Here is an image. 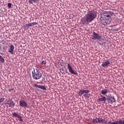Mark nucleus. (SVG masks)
<instances>
[{
	"label": "nucleus",
	"instance_id": "f257e3e1",
	"mask_svg": "<svg viewBox=\"0 0 124 124\" xmlns=\"http://www.w3.org/2000/svg\"><path fill=\"white\" fill-rule=\"evenodd\" d=\"M96 12L94 11H89L84 18L81 19V23L82 25H87L89 23H92L96 18Z\"/></svg>",
	"mask_w": 124,
	"mask_h": 124
},
{
	"label": "nucleus",
	"instance_id": "f03ea898",
	"mask_svg": "<svg viewBox=\"0 0 124 124\" xmlns=\"http://www.w3.org/2000/svg\"><path fill=\"white\" fill-rule=\"evenodd\" d=\"M114 13L111 11L104 12L102 13L101 17L102 19H106L107 21H108V24L110 23V20H111V17L113 16Z\"/></svg>",
	"mask_w": 124,
	"mask_h": 124
},
{
	"label": "nucleus",
	"instance_id": "7ed1b4c3",
	"mask_svg": "<svg viewBox=\"0 0 124 124\" xmlns=\"http://www.w3.org/2000/svg\"><path fill=\"white\" fill-rule=\"evenodd\" d=\"M32 76L34 80H40L42 77V74H41L40 71L38 69H34L32 72Z\"/></svg>",
	"mask_w": 124,
	"mask_h": 124
},
{
	"label": "nucleus",
	"instance_id": "20e7f679",
	"mask_svg": "<svg viewBox=\"0 0 124 124\" xmlns=\"http://www.w3.org/2000/svg\"><path fill=\"white\" fill-rule=\"evenodd\" d=\"M67 68L69 70V72H70L72 74H74V75H78V73H77L76 71L72 69V67H71L70 64L68 63L67 64Z\"/></svg>",
	"mask_w": 124,
	"mask_h": 124
},
{
	"label": "nucleus",
	"instance_id": "39448f33",
	"mask_svg": "<svg viewBox=\"0 0 124 124\" xmlns=\"http://www.w3.org/2000/svg\"><path fill=\"white\" fill-rule=\"evenodd\" d=\"M107 100L108 103H113V102H115V97H114V96H112L111 94L108 95L107 97Z\"/></svg>",
	"mask_w": 124,
	"mask_h": 124
},
{
	"label": "nucleus",
	"instance_id": "423d86ee",
	"mask_svg": "<svg viewBox=\"0 0 124 124\" xmlns=\"http://www.w3.org/2000/svg\"><path fill=\"white\" fill-rule=\"evenodd\" d=\"M101 38V36L99 35L98 34L95 32H93V36L92 37V39L93 40H99Z\"/></svg>",
	"mask_w": 124,
	"mask_h": 124
},
{
	"label": "nucleus",
	"instance_id": "0eeeda50",
	"mask_svg": "<svg viewBox=\"0 0 124 124\" xmlns=\"http://www.w3.org/2000/svg\"><path fill=\"white\" fill-rule=\"evenodd\" d=\"M19 105L21 107H28V104L24 100H20L19 101Z\"/></svg>",
	"mask_w": 124,
	"mask_h": 124
},
{
	"label": "nucleus",
	"instance_id": "6e6552de",
	"mask_svg": "<svg viewBox=\"0 0 124 124\" xmlns=\"http://www.w3.org/2000/svg\"><path fill=\"white\" fill-rule=\"evenodd\" d=\"M101 96L102 97V98H99L98 100V102H104V103L106 102V100H107L106 97H105L104 96H102V95H101Z\"/></svg>",
	"mask_w": 124,
	"mask_h": 124
},
{
	"label": "nucleus",
	"instance_id": "1a4fd4ad",
	"mask_svg": "<svg viewBox=\"0 0 124 124\" xmlns=\"http://www.w3.org/2000/svg\"><path fill=\"white\" fill-rule=\"evenodd\" d=\"M109 64H110V61L108 60L105 62H103L102 64V67H107V66H109Z\"/></svg>",
	"mask_w": 124,
	"mask_h": 124
},
{
	"label": "nucleus",
	"instance_id": "9d476101",
	"mask_svg": "<svg viewBox=\"0 0 124 124\" xmlns=\"http://www.w3.org/2000/svg\"><path fill=\"white\" fill-rule=\"evenodd\" d=\"M108 124V121L105 120V119L99 118V124Z\"/></svg>",
	"mask_w": 124,
	"mask_h": 124
},
{
	"label": "nucleus",
	"instance_id": "9b49d317",
	"mask_svg": "<svg viewBox=\"0 0 124 124\" xmlns=\"http://www.w3.org/2000/svg\"><path fill=\"white\" fill-rule=\"evenodd\" d=\"M34 87H35V88H38L39 89H41L42 90H44V91H46V87L43 85H37L34 84Z\"/></svg>",
	"mask_w": 124,
	"mask_h": 124
},
{
	"label": "nucleus",
	"instance_id": "f8f14e48",
	"mask_svg": "<svg viewBox=\"0 0 124 124\" xmlns=\"http://www.w3.org/2000/svg\"><path fill=\"white\" fill-rule=\"evenodd\" d=\"M8 52L9 53H10L11 55H13L14 53V46H13V45H11L10 46V49L9 50Z\"/></svg>",
	"mask_w": 124,
	"mask_h": 124
},
{
	"label": "nucleus",
	"instance_id": "ddd939ff",
	"mask_svg": "<svg viewBox=\"0 0 124 124\" xmlns=\"http://www.w3.org/2000/svg\"><path fill=\"white\" fill-rule=\"evenodd\" d=\"M102 16H101L100 18V21H101V23L103 25H107V24L108 23V21H107L106 19L105 18H102Z\"/></svg>",
	"mask_w": 124,
	"mask_h": 124
},
{
	"label": "nucleus",
	"instance_id": "4468645a",
	"mask_svg": "<svg viewBox=\"0 0 124 124\" xmlns=\"http://www.w3.org/2000/svg\"><path fill=\"white\" fill-rule=\"evenodd\" d=\"M7 102V104L9 105V107H14L15 106V103L13 101H8Z\"/></svg>",
	"mask_w": 124,
	"mask_h": 124
},
{
	"label": "nucleus",
	"instance_id": "2eb2a0df",
	"mask_svg": "<svg viewBox=\"0 0 124 124\" xmlns=\"http://www.w3.org/2000/svg\"><path fill=\"white\" fill-rule=\"evenodd\" d=\"M108 90L105 89L101 90V93L104 95L105 94H107V93H108Z\"/></svg>",
	"mask_w": 124,
	"mask_h": 124
},
{
	"label": "nucleus",
	"instance_id": "dca6fc26",
	"mask_svg": "<svg viewBox=\"0 0 124 124\" xmlns=\"http://www.w3.org/2000/svg\"><path fill=\"white\" fill-rule=\"evenodd\" d=\"M115 124H124V120L123 119H120L118 121H115Z\"/></svg>",
	"mask_w": 124,
	"mask_h": 124
},
{
	"label": "nucleus",
	"instance_id": "f3484780",
	"mask_svg": "<svg viewBox=\"0 0 124 124\" xmlns=\"http://www.w3.org/2000/svg\"><path fill=\"white\" fill-rule=\"evenodd\" d=\"M93 123H96V124H99V118H96V119H93Z\"/></svg>",
	"mask_w": 124,
	"mask_h": 124
},
{
	"label": "nucleus",
	"instance_id": "a211bd4d",
	"mask_svg": "<svg viewBox=\"0 0 124 124\" xmlns=\"http://www.w3.org/2000/svg\"><path fill=\"white\" fill-rule=\"evenodd\" d=\"M84 93H85V92L84 91V90H80L79 93H78V95L79 96H82V95H83V94H84Z\"/></svg>",
	"mask_w": 124,
	"mask_h": 124
},
{
	"label": "nucleus",
	"instance_id": "6ab92c4d",
	"mask_svg": "<svg viewBox=\"0 0 124 124\" xmlns=\"http://www.w3.org/2000/svg\"><path fill=\"white\" fill-rule=\"evenodd\" d=\"M13 117H16V118H19L20 115L19 114H17V113L14 112L13 114Z\"/></svg>",
	"mask_w": 124,
	"mask_h": 124
},
{
	"label": "nucleus",
	"instance_id": "aec40b11",
	"mask_svg": "<svg viewBox=\"0 0 124 124\" xmlns=\"http://www.w3.org/2000/svg\"><path fill=\"white\" fill-rule=\"evenodd\" d=\"M0 62L3 63L5 62L4 59L3 58V57H2V56H1V55H0Z\"/></svg>",
	"mask_w": 124,
	"mask_h": 124
},
{
	"label": "nucleus",
	"instance_id": "412c9836",
	"mask_svg": "<svg viewBox=\"0 0 124 124\" xmlns=\"http://www.w3.org/2000/svg\"><path fill=\"white\" fill-rule=\"evenodd\" d=\"M29 1L31 4H33V3H34V2H36V0H29Z\"/></svg>",
	"mask_w": 124,
	"mask_h": 124
},
{
	"label": "nucleus",
	"instance_id": "4be33fe9",
	"mask_svg": "<svg viewBox=\"0 0 124 124\" xmlns=\"http://www.w3.org/2000/svg\"><path fill=\"white\" fill-rule=\"evenodd\" d=\"M23 27L25 28V29H27V28L30 27V26H29V24L28 23V24H25V25H24Z\"/></svg>",
	"mask_w": 124,
	"mask_h": 124
},
{
	"label": "nucleus",
	"instance_id": "5701e85b",
	"mask_svg": "<svg viewBox=\"0 0 124 124\" xmlns=\"http://www.w3.org/2000/svg\"><path fill=\"white\" fill-rule=\"evenodd\" d=\"M4 98H1L0 99V103H1V102H3V101H4Z\"/></svg>",
	"mask_w": 124,
	"mask_h": 124
},
{
	"label": "nucleus",
	"instance_id": "b1692460",
	"mask_svg": "<svg viewBox=\"0 0 124 124\" xmlns=\"http://www.w3.org/2000/svg\"><path fill=\"white\" fill-rule=\"evenodd\" d=\"M19 119V122H23V119L22 118V116H20L19 117H18Z\"/></svg>",
	"mask_w": 124,
	"mask_h": 124
},
{
	"label": "nucleus",
	"instance_id": "393cba45",
	"mask_svg": "<svg viewBox=\"0 0 124 124\" xmlns=\"http://www.w3.org/2000/svg\"><path fill=\"white\" fill-rule=\"evenodd\" d=\"M84 93H90L89 90H84Z\"/></svg>",
	"mask_w": 124,
	"mask_h": 124
},
{
	"label": "nucleus",
	"instance_id": "a878e982",
	"mask_svg": "<svg viewBox=\"0 0 124 124\" xmlns=\"http://www.w3.org/2000/svg\"><path fill=\"white\" fill-rule=\"evenodd\" d=\"M11 5H12L11 3H8V7H9V8H11Z\"/></svg>",
	"mask_w": 124,
	"mask_h": 124
},
{
	"label": "nucleus",
	"instance_id": "bb28decb",
	"mask_svg": "<svg viewBox=\"0 0 124 124\" xmlns=\"http://www.w3.org/2000/svg\"><path fill=\"white\" fill-rule=\"evenodd\" d=\"M108 124H116V122H112L111 121L109 122L108 123Z\"/></svg>",
	"mask_w": 124,
	"mask_h": 124
},
{
	"label": "nucleus",
	"instance_id": "cd10ccee",
	"mask_svg": "<svg viewBox=\"0 0 124 124\" xmlns=\"http://www.w3.org/2000/svg\"><path fill=\"white\" fill-rule=\"evenodd\" d=\"M41 64H46V61H43L41 62Z\"/></svg>",
	"mask_w": 124,
	"mask_h": 124
},
{
	"label": "nucleus",
	"instance_id": "c85d7f7f",
	"mask_svg": "<svg viewBox=\"0 0 124 124\" xmlns=\"http://www.w3.org/2000/svg\"><path fill=\"white\" fill-rule=\"evenodd\" d=\"M35 25H37V22H33L32 23V26H35Z\"/></svg>",
	"mask_w": 124,
	"mask_h": 124
},
{
	"label": "nucleus",
	"instance_id": "c756f323",
	"mask_svg": "<svg viewBox=\"0 0 124 124\" xmlns=\"http://www.w3.org/2000/svg\"><path fill=\"white\" fill-rule=\"evenodd\" d=\"M12 91H14V88L10 89L9 90V92H12Z\"/></svg>",
	"mask_w": 124,
	"mask_h": 124
},
{
	"label": "nucleus",
	"instance_id": "7c9ffc66",
	"mask_svg": "<svg viewBox=\"0 0 124 124\" xmlns=\"http://www.w3.org/2000/svg\"><path fill=\"white\" fill-rule=\"evenodd\" d=\"M28 24L29 25V27H32V23H28Z\"/></svg>",
	"mask_w": 124,
	"mask_h": 124
},
{
	"label": "nucleus",
	"instance_id": "2f4dec72",
	"mask_svg": "<svg viewBox=\"0 0 124 124\" xmlns=\"http://www.w3.org/2000/svg\"><path fill=\"white\" fill-rule=\"evenodd\" d=\"M83 96H84V97H86V96H87V94H84Z\"/></svg>",
	"mask_w": 124,
	"mask_h": 124
},
{
	"label": "nucleus",
	"instance_id": "473e14b6",
	"mask_svg": "<svg viewBox=\"0 0 124 124\" xmlns=\"http://www.w3.org/2000/svg\"><path fill=\"white\" fill-rule=\"evenodd\" d=\"M44 80H45V78H43L42 81H44Z\"/></svg>",
	"mask_w": 124,
	"mask_h": 124
},
{
	"label": "nucleus",
	"instance_id": "72a5a7b5",
	"mask_svg": "<svg viewBox=\"0 0 124 124\" xmlns=\"http://www.w3.org/2000/svg\"><path fill=\"white\" fill-rule=\"evenodd\" d=\"M65 72H66V73H68L67 71H65Z\"/></svg>",
	"mask_w": 124,
	"mask_h": 124
},
{
	"label": "nucleus",
	"instance_id": "f704fd0d",
	"mask_svg": "<svg viewBox=\"0 0 124 124\" xmlns=\"http://www.w3.org/2000/svg\"><path fill=\"white\" fill-rule=\"evenodd\" d=\"M87 95H89V94H87Z\"/></svg>",
	"mask_w": 124,
	"mask_h": 124
},
{
	"label": "nucleus",
	"instance_id": "c9c22d12",
	"mask_svg": "<svg viewBox=\"0 0 124 124\" xmlns=\"http://www.w3.org/2000/svg\"><path fill=\"white\" fill-rule=\"evenodd\" d=\"M87 97H89V96H87Z\"/></svg>",
	"mask_w": 124,
	"mask_h": 124
},
{
	"label": "nucleus",
	"instance_id": "e433bc0d",
	"mask_svg": "<svg viewBox=\"0 0 124 124\" xmlns=\"http://www.w3.org/2000/svg\"><path fill=\"white\" fill-rule=\"evenodd\" d=\"M87 97H89V96H87Z\"/></svg>",
	"mask_w": 124,
	"mask_h": 124
}]
</instances>
